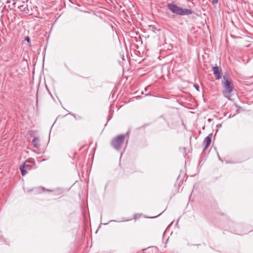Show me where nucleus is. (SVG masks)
<instances>
[{"mask_svg": "<svg viewBox=\"0 0 253 253\" xmlns=\"http://www.w3.org/2000/svg\"><path fill=\"white\" fill-rule=\"evenodd\" d=\"M222 86L223 87V93L226 97L230 99L229 94L232 92L234 86L232 80L230 79L228 75H224L223 77Z\"/></svg>", "mask_w": 253, "mask_h": 253, "instance_id": "obj_1", "label": "nucleus"}, {"mask_svg": "<svg viewBox=\"0 0 253 253\" xmlns=\"http://www.w3.org/2000/svg\"><path fill=\"white\" fill-rule=\"evenodd\" d=\"M168 7L173 13L180 15H189L192 13L190 9L180 8L173 3H169Z\"/></svg>", "mask_w": 253, "mask_h": 253, "instance_id": "obj_2", "label": "nucleus"}, {"mask_svg": "<svg viewBox=\"0 0 253 253\" xmlns=\"http://www.w3.org/2000/svg\"><path fill=\"white\" fill-rule=\"evenodd\" d=\"M125 139V135L121 134L113 139L112 141V145L116 149H119L122 146Z\"/></svg>", "mask_w": 253, "mask_h": 253, "instance_id": "obj_3", "label": "nucleus"}, {"mask_svg": "<svg viewBox=\"0 0 253 253\" xmlns=\"http://www.w3.org/2000/svg\"><path fill=\"white\" fill-rule=\"evenodd\" d=\"M33 162L34 160L32 159L28 160L26 161L23 165L20 166V169L23 176L27 173L28 170H30L32 169V166L30 164L33 163Z\"/></svg>", "mask_w": 253, "mask_h": 253, "instance_id": "obj_4", "label": "nucleus"}, {"mask_svg": "<svg viewBox=\"0 0 253 253\" xmlns=\"http://www.w3.org/2000/svg\"><path fill=\"white\" fill-rule=\"evenodd\" d=\"M212 71L216 80H219L221 78L222 71L220 68L218 66L213 67Z\"/></svg>", "mask_w": 253, "mask_h": 253, "instance_id": "obj_5", "label": "nucleus"}, {"mask_svg": "<svg viewBox=\"0 0 253 253\" xmlns=\"http://www.w3.org/2000/svg\"><path fill=\"white\" fill-rule=\"evenodd\" d=\"M212 136V134H210L208 136H207L204 140V149L206 150L207 149L209 146L210 145L211 141V137Z\"/></svg>", "mask_w": 253, "mask_h": 253, "instance_id": "obj_6", "label": "nucleus"}, {"mask_svg": "<svg viewBox=\"0 0 253 253\" xmlns=\"http://www.w3.org/2000/svg\"><path fill=\"white\" fill-rule=\"evenodd\" d=\"M39 139L38 137H34L32 140V143H33L35 147L38 148L40 145L39 143Z\"/></svg>", "mask_w": 253, "mask_h": 253, "instance_id": "obj_7", "label": "nucleus"}, {"mask_svg": "<svg viewBox=\"0 0 253 253\" xmlns=\"http://www.w3.org/2000/svg\"><path fill=\"white\" fill-rule=\"evenodd\" d=\"M25 40L26 41H27L28 42H29V43H30V42H31L30 38L28 36H27V37H25Z\"/></svg>", "mask_w": 253, "mask_h": 253, "instance_id": "obj_8", "label": "nucleus"}, {"mask_svg": "<svg viewBox=\"0 0 253 253\" xmlns=\"http://www.w3.org/2000/svg\"><path fill=\"white\" fill-rule=\"evenodd\" d=\"M194 86L198 91H199V86L198 84H195Z\"/></svg>", "mask_w": 253, "mask_h": 253, "instance_id": "obj_9", "label": "nucleus"}, {"mask_svg": "<svg viewBox=\"0 0 253 253\" xmlns=\"http://www.w3.org/2000/svg\"><path fill=\"white\" fill-rule=\"evenodd\" d=\"M23 6H21L20 7H19V8L20 9H21V10L23 11H26V9H28V8L27 7H25L23 9H22V7H23Z\"/></svg>", "mask_w": 253, "mask_h": 253, "instance_id": "obj_10", "label": "nucleus"}, {"mask_svg": "<svg viewBox=\"0 0 253 253\" xmlns=\"http://www.w3.org/2000/svg\"><path fill=\"white\" fill-rule=\"evenodd\" d=\"M212 2L213 4H216L218 3V0H212Z\"/></svg>", "mask_w": 253, "mask_h": 253, "instance_id": "obj_11", "label": "nucleus"}]
</instances>
